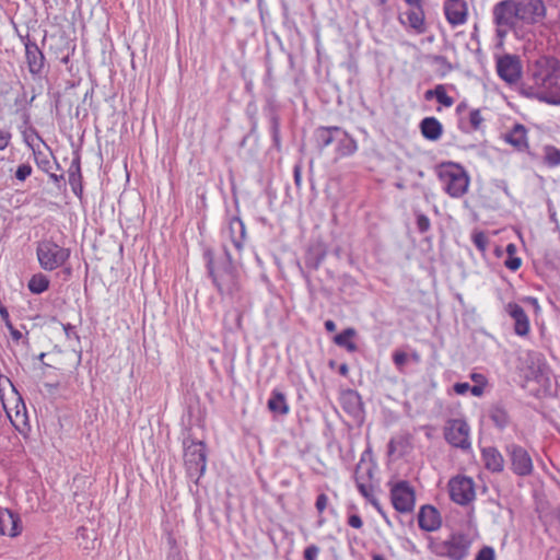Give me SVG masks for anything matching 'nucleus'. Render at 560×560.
<instances>
[{
    "instance_id": "nucleus-1",
    "label": "nucleus",
    "mask_w": 560,
    "mask_h": 560,
    "mask_svg": "<svg viewBox=\"0 0 560 560\" xmlns=\"http://www.w3.org/2000/svg\"><path fill=\"white\" fill-rule=\"evenodd\" d=\"M546 16L542 0H503L493 8V20L499 28H512L517 21L536 24Z\"/></svg>"
},
{
    "instance_id": "nucleus-2",
    "label": "nucleus",
    "mask_w": 560,
    "mask_h": 560,
    "mask_svg": "<svg viewBox=\"0 0 560 560\" xmlns=\"http://www.w3.org/2000/svg\"><path fill=\"white\" fill-rule=\"evenodd\" d=\"M528 89L540 101L560 104V63L553 58L542 57L530 70Z\"/></svg>"
},
{
    "instance_id": "nucleus-3",
    "label": "nucleus",
    "mask_w": 560,
    "mask_h": 560,
    "mask_svg": "<svg viewBox=\"0 0 560 560\" xmlns=\"http://www.w3.org/2000/svg\"><path fill=\"white\" fill-rule=\"evenodd\" d=\"M224 256L215 261L211 252L206 253L209 273L214 285L221 294L234 296L238 293L241 285L236 265L240 264L238 257H235L232 248L226 244L222 245Z\"/></svg>"
},
{
    "instance_id": "nucleus-4",
    "label": "nucleus",
    "mask_w": 560,
    "mask_h": 560,
    "mask_svg": "<svg viewBox=\"0 0 560 560\" xmlns=\"http://www.w3.org/2000/svg\"><path fill=\"white\" fill-rule=\"evenodd\" d=\"M439 179L444 191L452 198L463 197L469 187V176L458 164L447 163L439 167Z\"/></svg>"
},
{
    "instance_id": "nucleus-5",
    "label": "nucleus",
    "mask_w": 560,
    "mask_h": 560,
    "mask_svg": "<svg viewBox=\"0 0 560 560\" xmlns=\"http://www.w3.org/2000/svg\"><path fill=\"white\" fill-rule=\"evenodd\" d=\"M40 267L51 271L62 266L70 257V250L52 241H42L36 248Z\"/></svg>"
},
{
    "instance_id": "nucleus-6",
    "label": "nucleus",
    "mask_w": 560,
    "mask_h": 560,
    "mask_svg": "<svg viewBox=\"0 0 560 560\" xmlns=\"http://www.w3.org/2000/svg\"><path fill=\"white\" fill-rule=\"evenodd\" d=\"M206 445L202 442L184 441V463L190 478L198 480L206 470Z\"/></svg>"
},
{
    "instance_id": "nucleus-7",
    "label": "nucleus",
    "mask_w": 560,
    "mask_h": 560,
    "mask_svg": "<svg viewBox=\"0 0 560 560\" xmlns=\"http://www.w3.org/2000/svg\"><path fill=\"white\" fill-rule=\"evenodd\" d=\"M374 475V467L371 463L360 460L357 465L354 479L360 493L378 511H381L380 503L374 494V487L372 479Z\"/></svg>"
},
{
    "instance_id": "nucleus-8",
    "label": "nucleus",
    "mask_w": 560,
    "mask_h": 560,
    "mask_svg": "<svg viewBox=\"0 0 560 560\" xmlns=\"http://www.w3.org/2000/svg\"><path fill=\"white\" fill-rule=\"evenodd\" d=\"M470 547V540L464 534H453L447 540L438 544L435 552L451 560H463Z\"/></svg>"
},
{
    "instance_id": "nucleus-9",
    "label": "nucleus",
    "mask_w": 560,
    "mask_h": 560,
    "mask_svg": "<svg viewBox=\"0 0 560 560\" xmlns=\"http://www.w3.org/2000/svg\"><path fill=\"white\" fill-rule=\"evenodd\" d=\"M469 425L463 419H452L446 422L444 428L445 440L462 450L470 448Z\"/></svg>"
},
{
    "instance_id": "nucleus-10",
    "label": "nucleus",
    "mask_w": 560,
    "mask_h": 560,
    "mask_svg": "<svg viewBox=\"0 0 560 560\" xmlns=\"http://www.w3.org/2000/svg\"><path fill=\"white\" fill-rule=\"evenodd\" d=\"M5 382L10 386V392L8 395H4L2 393V389L0 388V398L3 409L5 410L7 416L10 418L12 422L19 420L24 421L26 415V407L22 399V396L19 394V392L15 389V387L8 378L5 380Z\"/></svg>"
},
{
    "instance_id": "nucleus-11",
    "label": "nucleus",
    "mask_w": 560,
    "mask_h": 560,
    "mask_svg": "<svg viewBox=\"0 0 560 560\" xmlns=\"http://www.w3.org/2000/svg\"><path fill=\"white\" fill-rule=\"evenodd\" d=\"M451 499L460 504L465 505L475 499V487L472 479L464 476H457L448 482Z\"/></svg>"
},
{
    "instance_id": "nucleus-12",
    "label": "nucleus",
    "mask_w": 560,
    "mask_h": 560,
    "mask_svg": "<svg viewBox=\"0 0 560 560\" xmlns=\"http://www.w3.org/2000/svg\"><path fill=\"white\" fill-rule=\"evenodd\" d=\"M506 453L510 457L511 468L517 476H529L533 472V460L528 452L516 444L506 446Z\"/></svg>"
},
{
    "instance_id": "nucleus-13",
    "label": "nucleus",
    "mask_w": 560,
    "mask_h": 560,
    "mask_svg": "<svg viewBox=\"0 0 560 560\" xmlns=\"http://www.w3.org/2000/svg\"><path fill=\"white\" fill-rule=\"evenodd\" d=\"M223 245L226 244L230 248L232 246L236 253L234 256L241 258V253L243 250L244 240L246 236V229L243 221L240 218H232L229 222L228 229L223 232Z\"/></svg>"
},
{
    "instance_id": "nucleus-14",
    "label": "nucleus",
    "mask_w": 560,
    "mask_h": 560,
    "mask_svg": "<svg viewBox=\"0 0 560 560\" xmlns=\"http://www.w3.org/2000/svg\"><path fill=\"white\" fill-rule=\"evenodd\" d=\"M392 502L398 512H411L415 506V493L406 482H399L392 489Z\"/></svg>"
},
{
    "instance_id": "nucleus-15",
    "label": "nucleus",
    "mask_w": 560,
    "mask_h": 560,
    "mask_svg": "<svg viewBox=\"0 0 560 560\" xmlns=\"http://www.w3.org/2000/svg\"><path fill=\"white\" fill-rule=\"evenodd\" d=\"M498 74L508 83H515L521 78L522 67L515 56L505 55L497 62Z\"/></svg>"
},
{
    "instance_id": "nucleus-16",
    "label": "nucleus",
    "mask_w": 560,
    "mask_h": 560,
    "mask_svg": "<svg viewBox=\"0 0 560 560\" xmlns=\"http://www.w3.org/2000/svg\"><path fill=\"white\" fill-rule=\"evenodd\" d=\"M419 527L425 532H434L441 526V516L439 511L432 505H424L418 514Z\"/></svg>"
},
{
    "instance_id": "nucleus-17",
    "label": "nucleus",
    "mask_w": 560,
    "mask_h": 560,
    "mask_svg": "<svg viewBox=\"0 0 560 560\" xmlns=\"http://www.w3.org/2000/svg\"><path fill=\"white\" fill-rule=\"evenodd\" d=\"M444 11L447 21L452 25L465 23L467 16V5L464 0H446Z\"/></svg>"
},
{
    "instance_id": "nucleus-18",
    "label": "nucleus",
    "mask_w": 560,
    "mask_h": 560,
    "mask_svg": "<svg viewBox=\"0 0 560 560\" xmlns=\"http://www.w3.org/2000/svg\"><path fill=\"white\" fill-rule=\"evenodd\" d=\"M506 312L514 319L515 334L526 336L529 332V319L523 307L516 303H509Z\"/></svg>"
},
{
    "instance_id": "nucleus-19",
    "label": "nucleus",
    "mask_w": 560,
    "mask_h": 560,
    "mask_svg": "<svg viewBox=\"0 0 560 560\" xmlns=\"http://www.w3.org/2000/svg\"><path fill=\"white\" fill-rule=\"evenodd\" d=\"M22 530L20 518L8 509L0 508V535L18 536Z\"/></svg>"
},
{
    "instance_id": "nucleus-20",
    "label": "nucleus",
    "mask_w": 560,
    "mask_h": 560,
    "mask_svg": "<svg viewBox=\"0 0 560 560\" xmlns=\"http://www.w3.org/2000/svg\"><path fill=\"white\" fill-rule=\"evenodd\" d=\"M526 133V128L523 125L516 124L504 135V140L517 151H524L528 148Z\"/></svg>"
},
{
    "instance_id": "nucleus-21",
    "label": "nucleus",
    "mask_w": 560,
    "mask_h": 560,
    "mask_svg": "<svg viewBox=\"0 0 560 560\" xmlns=\"http://www.w3.org/2000/svg\"><path fill=\"white\" fill-rule=\"evenodd\" d=\"M336 152L338 158H343L353 154L357 149V142L345 130L339 128L336 137Z\"/></svg>"
},
{
    "instance_id": "nucleus-22",
    "label": "nucleus",
    "mask_w": 560,
    "mask_h": 560,
    "mask_svg": "<svg viewBox=\"0 0 560 560\" xmlns=\"http://www.w3.org/2000/svg\"><path fill=\"white\" fill-rule=\"evenodd\" d=\"M342 408L354 417H359L362 411L360 395L354 390H346L341 394Z\"/></svg>"
},
{
    "instance_id": "nucleus-23",
    "label": "nucleus",
    "mask_w": 560,
    "mask_h": 560,
    "mask_svg": "<svg viewBox=\"0 0 560 560\" xmlns=\"http://www.w3.org/2000/svg\"><path fill=\"white\" fill-rule=\"evenodd\" d=\"M482 458L487 469L493 472H500L504 468V458L501 453L494 447H487L482 450Z\"/></svg>"
},
{
    "instance_id": "nucleus-24",
    "label": "nucleus",
    "mask_w": 560,
    "mask_h": 560,
    "mask_svg": "<svg viewBox=\"0 0 560 560\" xmlns=\"http://www.w3.org/2000/svg\"><path fill=\"white\" fill-rule=\"evenodd\" d=\"M420 130L425 139L435 141L441 138L443 128L435 117H425L420 122Z\"/></svg>"
},
{
    "instance_id": "nucleus-25",
    "label": "nucleus",
    "mask_w": 560,
    "mask_h": 560,
    "mask_svg": "<svg viewBox=\"0 0 560 560\" xmlns=\"http://www.w3.org/2000/svg\"><path fill=\"white\" fill-rule=\"evenodd\" d=\"M337 131L339 127H319L315 131V140L317 148L324 150L325 148L336 143Z\"/></svg>"
},
{
    "instance_id": "nucleus-26",
    "label": "nucleus",
    "mask_w": 560,
    "mask_h": 560,
    "mask_svg": "<svg viewBox=\"0 0 560 560\" xmlns=\"http://www.w3.org/2000/svg\"><path fill=\"white\" fill-rule=\"evenodd\" d=\"M25 50L30 71L32 73H39L44 67V56L42 51L35 44H27Z\"/></svg>"
},
{
    "instance_id": "nucleus-27",
    "label": "nucleus",
    "mask_w": 560,
    "mask_h": 560,
    "mask_svg": "<svg viewBox=\"0 0 560 560\" xmlns=\"http://www.w3.org/2000/svg\"><path fill=\"white\" fill-rule=\"evenodd\" d=\"M407 19V23L417 33L421 34L425 31L424 26V13L421 7L410 8L404 13Z\"/></svg>"
},
{
    "instance_id": "nucleus-28",
    "label": "nucleus",
    "mask_w": 560,
    "mask_h": 560,
    "mask_svg": "<svg viewBox=\"0 0 560 560\" xmlns=\"http://www.w3.org/2000/svg\"><path fill=\"white\" fill-rule=\"evenodd\" d=\"M268 409L278 415H287L289 412V405L287 402L285 396L283 393L279 390H273L271 393V397L268 400Z\"/></svg>"
},
{
    "instance_id": "nucleus-29",
    "label": "nucleus",
    "mask_w": 560,
    "mask_h": 560,
    "mask_svg": "<svg viewBox=\"0 0 560 560\" xmlns=\"http://www.w3.org/2000/svg\"><path fill=\"white\" fill-rule=\"evenodd\" d=\"M355 330L353 328H347L337 336H335L334 341L339 347L346 348L349 352L357 351V345L352 341V338L355 336Z\"/></svg>"
},
{
    "instance_id": "nucleus-30",
    "label": "nucleus",
    "mask_w": 560,
    "mask_h": 560,
    "mask_svg": "<svg viewBox=\"0 0 560 560\" xmlns=\"http://www.w3.org/2000/svg\"><path fill=\"white\" fill-rule=\"evenodd\" d=\"M48 287H49V280L43 273L34 275L28 282L30 291L35 294H40V293L45 292L48 289Z\"/></svg>"
},
{
    "instance_id": "nucleus-31",
    "label": "nucleus",
    "mask_w": 560,
    "mask_h": 560,
    "mask_svg": "<svg viewBox=\"0 0 560 560\" xmlns=\"http://www.w3.org/2000/svg\"><path fill=\"white\" fill-rule=\"evenodd\" d=\"M490 418L493 421V423L500 429H503L509 423V415L505 411V409H503L500 406H494L491 408Z\"/></svg>"
},
{
    "instance_id": "nucleus-32",
    "label": "nucleus",
    "mask_w": 560,
    "mask_h": 560,
    "mask_svg": "<svg viewBox=\"0 0 560 560\" xmlns=\"http://www.w3.org/2000/svg\"><path fill=\"white\" fill-rule=\"evenodd\" d=\"M435 98L445 107H451L454 104L453 97L447 95L445 88L442 84L435 86Z\"/></svg>"
},
{
    "instance_id": "nucleus-33",
    "label": "nucleus",
    "mask_w": 560,
    "mask_h": 560,
    "mask_svg": "<svg viewBox=\"0 0 560 560\" xmlns=\"http://www.w3.org/2000/svg\"><path fill=\"white\" fill-rule=\"evenodd\" d=\"M545 161L550 166L560 164V150L555 147H546Z\"/></svg>"
},
{
    "instance_id": "nucleus-34",
    "label": "nucleus",
    "mask_w": 560,
    "mask_h": 560,
    "mask_svg": "<svg viewBox=\"0 0 560 560\" xmlns=\"http://www.w3.org/2000/svg\"><path fill=\"white\" fill-rule=\"evenodd\" d=\"M77 176L80 177V159L79 156H75L73 161L71 162L70 168H69V180L71 184H73L77 180Z\"/></svg>"
},
{
    "instance_id": "nucleus-35",
    "label": "nucleus",
    "mask_w": 560,
    "mask_h": 560,
    "mask_svg": "<svg viewBox=\"0 0 560 560\" xmlns=\"http://www.w3.org/2000/svg\"><path fill=\"white\" fill-rule=\"evenodd\" d=\"M483 121V117L481 116V113L479 109H474L469 114V122L474 130H478L481 127V124Z\"/></svg>"
},
{
    "instance_id": "nucleus-36",
    "label": "nucleus",
    "mask_w": 560,
    "mask_h": 560,
    "mask_svg": "<svg viewBox=\"0 0 560 560\" xmlns=\"http://www.w3.org/2000/svg\"><path fill=\"white\" fill-rule=\"evenodd\" d=\"M408 360V354L404 351H395L393 354V361L399 371H402L404 365Z\"/></svg>"
},
{
    "instance_id": "nucleus-37",
    "label": "nucleus",
    "mask_w": 560,
    "mask_h": 560,
    "mask_svg": "<svg viewBox=\"0 0 560 560\" xmlns=\"http://www.w3.org/2000/svg\"><path fill=\"white\" fill-rule=\"evenodd\" d=\"M32 174V167L31 165L28 164H21L16 172H15V177L23 182L30 175Z\"/></svg>"
},
{
    "instance_id": "nucleus-38",
    "label": "nucleus",
    "mask_w": 560,
    "mask_h": 560,
    "mask_svg": "<svg viewBox=\"0 0 560 560\" xmlns=\"http://www.w3.org/2000/svg\"><path fill=\"white\" fill-rule=\"evenodd\" d=\"M476 560H494V550L491 547H483L479 550Z\"/></svg>"
},
{
    "instance_id": "nucleus-39",
    "label": "nucleus",
    "mask_w": 560,
    "mask_h": 560,
    "mask_svg": "<svg viewBox=\"0 0 560 560\" xmlns=\"http://www.w3.org/2000/svg\"><path fill=\"white\" fill-rule=\"evenodd\" d=\"M319 555V548L316 545H310L304 550L305 560H316Z\"/></svg>"
},
{
    "instance_id": "nucleus-40",
    "label": "nucleus",
    "mask_w": 560,
    "mask_h": 560,
    "mask_svg": "<svg viewBox=\"0 0 560 560\" xmlns=\"http://www.w3.org/2000/svg\"><path fill=\"white\" fill-rule=\"evenodd\" d=\"M417 226L421 233L427 232L430 229V220L424 214H418Z\"/></svg>"
},
{
    "instance_id": "nucleus-41",
    "label": "nucleus",
    "mask_w": 560,
    "mask_h": 560,
    "mask_svg": "<svg viewBox=\"0 0 560 560\" xmlns=\"http://www.w3.org/2000/svg\"><path fill=\"white\" fill-rule=\"evenodd\" d=\"M474 244L478 249L485 252L488 245V240L482 233H478L474 235Z\"/></svg>"
},
{
    "instance_id": "nucleus-42",
    "label": "nucleus",
    "mask_w": 560,
    "mask_h": 560,
    "mask_svg": "<svg viewBox=\"0 0 560 560\" xmlns=\"http://www.w3.org/2000/svg\"><path fill=\"white\" fill-rule=\"evenodd\" d=\"M11 138L12 135L9 130L0 129V151L10 144Z\"/></svg>"
},
{
    "instance_id": "nucleus-43",
    "label": "nucleus",
    "mask_w": 560,
    "mask_h": 560,
    "mask_svg": "<svg viewBox=\"0 0 560 560\" xmlns=\"http://www.w3.org/2000/svg\"><path fill=\"white\" fill-rule=\"evenodd\" d=\"M327 504H328V497L325 493L319 494L317 497L316 503H315L316 510L318 511L319 514H322L325 511V509L327 508Z\"/></svg>"
},
{
    "instance_id": "nucleus-44",
    "label": "nucleus",
    "mask_w": 560,
    "mask_h": 560,
    "mask_svg": "<svg viewBox=\"0 0 560 560\" xmlns=\"http://www.w3.org/2000/svg\"><path fill=\"white\" fill-rule=\"evenodd\" d=\"M521 258L514 256L509 257L504 262L505 267L512 271L517 270L521 267Z\"/></svg>"
},
{
    "instance_id": "nucleus-45",
    "label": "nucleus",
    "mask_w": 560,
    "mask_h": 560,
    "mask_svg": "<svg viewBox=\"0 0 560 560\" xmlns=\"http://www.w3.org/2000/svg\"><path fill=\"white\" fill-rule=\"evenodd\" d=\"M453 388L458 395H465L467 392H470V385L468 383H456Z\"/></svg>"
},
{
    "instance_id": "nucleus-46",
    "label": "nucleus",
    "mask_w": 560,
    "mask_h": 560,
    "mask_svg": "<svg viewBox=\"0 0 560 560\" xmlns=\"http://www.w3.org/2000/svg\"><path fill=\"white\" fill-rule=\"evenodd\" d=\"M348 524L353 528H361L363 526V522L361 517L357 514L350 515L348 518Z\"/></svg>"
},
{
    "instance_id": "nucleus-47",
    "label": "nucleus",
    "mask_w": 560,
    "mask_h": 560,
    "mask_svg": "<svg viewBox=\"0 0 560 560\" xmlns=\"http://www.w3.org/2000/svg\"><path fill=\"white\" fill-rule=\"evenodd\" d=\"M294 173V183L298 187L302 184V166L301 164H296L293 170Z\"/></svg>"
},
{
    "instance_id": "nucleus-48",
    "label": "nucleus",
    "mask_w": 560,
    "mask_h": 560,
    "mask_svg": "<svg viewBox=\"0 0 560 560\" xmlns=\"http://www.w3.org/2000/svg\"><path fill=\"white\" fill-rule=\"evenodd\" d=\"M470 378L476 383V385H486V377L480 373H472Z\"/></svg>"
},
{
    "instance_id": "nucleus-49",
    "label": "nucleus",
    "mask_w": 560,
    "mask_h": 560,
    "mask_svg": "<svg viewBox=\"0 0 560 560\" xmlns=\"http://www.w3.org/2000/svg\"><path fill=\"white\" fill-rule=\"evenodd\" d=\"M483 390H485V386L483 385H474V386H470V393L476 396V397H479L483 394Z\"/></svg>"
},
{
    "instance_id": "nucleus-50",
    "label": "nucleus",
    "mask_w": 560,
    "mask_h": 560,
    "mask_svg": "<svg viewBox=\"0 0 560 560\" xmlns=\"http://www.w3.org/2000/svg\"><path fill=\"white\" fill-rule=\"evenodd\" d=\"M0 315H1L3 320H5V322L9 320V312L5 308V306H3L1 303H0Z\"/></svg>"
},
{
    "instance_id": "nucleus-51",
    "label": "nucleus",
    "mask_w": 560,
    "mask_h": 560,
    "mask_svg": "<svg viewBox=\"0 0 560 560\" xmlns=\"http://www.w3.org/2000/svg\"><path fill=\"white\" fill-rule=\"evenodd\" d=\"M325 328L327 331L332 332L336 330V324L332 320L328 319L325 322Z\"/></svg>"
},
{
    "instance_id": "nucleus-52",
    "label": "nucleus",
    "mask_w": 560,
    "mask_h": 560,
    "mask_svg": "<svg viewBox=\"0 0 560 560\" xmlns=\"http://www.w3.org/2000/svg\"><path fill=\"white\" fill-rule=\"evenodd\" d=\"M516 252V247L514 244H509L506 246V253L509 254V257L513 256Z\"/></svg>"
},
{
    "instance_id": "nucleus-53",
    "label": "nucleus",
    "mask_w": 560,
    "mask_h": 560,
    "mask_svg": "<svg viewBox=\"0 0 560 560\" xmlns=\"http://www.w3.org/2000/svg\"><path fill=\"white\" fill-rule=\"evenodd\" d=\"M424 97L425 100H432L433 97H435V88L433 90H428L425 93H424Z\"/></svg>"
},
{
    "instance_id": "nucleus-54",
    "label": "nucleus",
    "mask_w": 560,
    "mask_h": 560,
    "mask_svg": "<svg viewBox=\"0 0 560 560\" xmlns=\"http://www.w3.org/2000/svg\"><path fill=\"white\" fill-rule=\"evenodd\" d=\"M411 8L421 7V0H405Z\"/></svg>"
},
{
    "instance_id": "nucleus-55",
    "label": "nucleus",
    "mask_w": 560,
    "mask_h": 560,
    "mask_svg": "<svg viewBox=\"0 0 560 560\" xmlns=\"http://www.w3.org/2000/svg\"><path fill=\"white\" fill-rule=\"evenodd\" d=\"M348 370H349V369H348V365H347V364H341V365L339 366V373H340V374H342V375H347Z\"/></svg>"
},
{
    "instance_id": "nucleus-56",
    "label": "nucleus",
    "mask_w": 560,
    "mask_h": 560,
    "mask_svg": "<svg viewBox=\"0 0 560 560\" xmlns=\"http://www.w3.org/2000/svg\"><path fill=\"white\" fill-rule=\"evenodd\" d=\"M372 3L376 7H383L386 4L387 0H371Z\"/></svg>"
},
{
    "instance_id": "nucleus-57",
    "label": "nucleus",
    "mask_w": 560,
    "mask_h": 560,
    "mask_svg": "<svg viewBox=\"0 0 560 560\" xmlns=\"http://www.w3.org/2000/svg\"><path fill=\"white\" fill-rule=\"evenodd\" d=\"M373 560H385L382 555H373Z\"/></svg>"
},
{
    "instance_id": "nucleus-58",
    "label": "nucleus",
    "mask_w": 560,
    "mask_h": 560,
    "mask_svg": "<svg viewBox=\"0 0 560 560\" xmlns=\"http://www.w3.org/2000/svg\"><path fill=\"white\" fill-rule=\"evenodd\" d=\"M411 358H412L416 362H419V360H420V357H419V354H418V353H413V354L411 355Z\"/></svg>"
},
{
    "instance_id": "nucleus-59",
    "label": "nucleus",
    "mask_w": 560,
    "mask_h": 560,
    "mask_svg": "<svg viewBox=\"0 0 560 560\" xmlns=\"http://www.w3.org/2000/svg\"><path fill=\"white\" fill-rule=\"evenodd\" d=\"M12 335L15 339H19L21 337V332L19 331H14Z\"/></svg>"
},
{
    "instance_id": "nucleus-60",
    "label": "nucleus",
    "mask_w": 560,
    "mask_h": 560,
    "mask_svg": "<svg viewBox=\"0 0 560 560\" xmlns=\"http://www.w3.org/2000/svg\"><path fill=\"white\" fill-rule=\"evenodd\" d=\"M65 329H66V335L68 337H70V334H71L70 327H65Z\"/></svg>"
},
{
    "instance_id": "nucleus-61",
    "label": "nucleus",
    "mask_w": 560,
    "mask_h": 560,
    "mask_svg": "<svg viewBox=\"0 0 560 560\" xmlns=\"http://www.w3.org/2000/svg\"><path fill=\"white\" fill-rule=\"evenodd\" d=\"M65 329H66V335L68 337H70V334H71L70 327H65Z\"/></svg>"
},
{
    "instance_id": "nucleus-62",
    "label": "nucleus",
    "mask_w": 560,
    "mask_h": 560,
    "mask_svg": "<svg viewBox=\"0 0 560 560\" xmlns=\"http://www.w3.org/2000/svg\"><path fill=\"white\" fill-rule=\"evenodd\" d=\"M68 60H69V56H66V57L62 58V62H65V63H67Z\"/></svg>"
},
{
    "instance_id": "nucleus-63",
    "label": "nucleus",
    "mask_w": 560,
    "mask_h": 560,
    "mask_svg": "<svg viewBox=\"0 0 560 560\" xmlns=\"http://www.w3.org/2000/svg\"><path fill=\"white\" fill-rule=\"evenodd\" d=\"M44 357H45V353H40V354H39V360H43V359H44Z\"/></svg>"
},
{
    "instance_id": "nucleus-64",
    "label": "nucleus",
    "mask_w": 560,
    "mask_h": 560,
    "mask_svg": "<svg viewBox=\"0 0 560 560\" xmlns=\"http://www.w3.org/2000/svg\"><path fill=\"white\" fill-rule=\"evenodd\" d=\"M237 325L240 326L241 325V317L238 316V319H237Z\"/></svg>"
}]
</instances>
